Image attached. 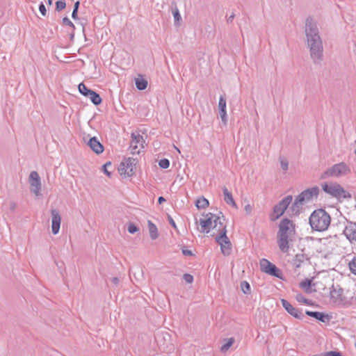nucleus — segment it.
I'll return each mask as SVG.
<instances>
[{
    "mask_svg": "<svg viewBox=\"0 0 356 356\" xmlns=\"http://www.w3.org/2000/svg\"><path fill=\"white\" fill-rule=\"evenodd\" d=\"M305 33L310 56L315 64H320L323 59V46L316 22L312 17L305 21Z\"/></svg>",
    "mask_w": 356,
    "mask_h": 356,
    "instance_id": "obj_1",
    "label": "nucleus"
},
{
    "mask_svg": "<svg viewBox=\"0 0 356 356\" xmlns=\"http://www.w3.org/2000/svg\"><path fill=\"white\" fill-rule=\"evenodd\" d=\"M277 233V243L283 252H287L289 249V243L293 241L292 237L296 234V224L288 218H284L278 225Z\"/></svg>",
    "mask_w": 356,
    "mask_h": 356,
    "instance_id": "obj_2",
    "label": "nucleus"
},
{
    "mask_svg": "<svg viewBox=\"0 0 356 356\" xmlns=\"http://www.w3.org/2000/svg\"><path fill=\"white\" fill-rule=\"evenodd\" d=\"M319 193L320 189L316 186L302 191L295 197L294 202L290 207V211L292 213L290 216H298L301 213L302 207L312 202L314 199H317Z\"/></svg>",
    "mask_w": 356,
    "mask_h": 356,
    "instance_id": "obj_3",
    "label": "nucleus"
},
{
    "mask_svg": "<svg viewBox=\"0 0 356 356\" xmlns=\"http://www.w3.org/2000/svg\"><path fill=\"white\" fill-rule=\"evenodd\" d=\"M331 217L324 209L314 210L309 218V223L314 231L324 232L330 225Z\"/></svg>",
    "mask_w": 356,
    "mask_h": 356,
    "instance_id": "obj_4",
    "label": "nucleus"
},
{
    "mask_svg": "<svg viewBox=\"0 0 356 356\" xmlns=\"http://www.w3.org/2000/svg\"><path fill=\"white\" fill-rule=\"evenodd\" d=\"M350 172V168L344 162H341L333 165L327 168L321 176V179H325L330 177H341Z\"/></svg>",
    "mask_w": 356,
    "mask_h": 356,
    "instance_id": "obj_5",
    "label": "nucleus"
},
{
    "mask_svg": "<svg viewBox=\"0 0 356 356\" xmlns=\"http://www.w3.org/2000/svg\"><path fill=\"white\" fill-rule=\"evenodd\" d=\"M292 200L293 196L289 195L276 204L273 208V211L269 215L270 220L273 222L278 220L285 213Z\"/></svg>",
    "mask_w": 356,
    "mask_h": 356,
    "instance_id": "obj_6",
    "label": "nucleus"
},
{
    "mask_svg": "<svg viewBox=\"0 0 356 356\" xmlns=\"http://www.w3.org/2000/svg\"><path fill=\"white\" fill-rule=\"evenodd\" d=\"M220 232L215 240L216 242L220 245V250L224 255H229L232 250V243L227 236V227L224 225L222 229H218Z\"/></svg>",
    "mask_w": 356,
    "mask_h": 356,
    "instance_id": "obj_7",
    "label": "nucleus"
},
{
    "mask_svg": "<svg viewBox=\"0 0 356 356\" xmlns=\"http://www.w3.org/2000/svg\"><path fill=\"white\" fill-rule=\"evenodd\" d=\"M260 269L261 272L284 280L282 270L266 259H261L260 260Z\"/></svg>",
    "mask_w": 356,
    "mask_h": 356,
    "instance_id": "obj_8",
    "label": "nucleus"
},
{
    "mask_svg": "<svg viewBox=\"0 0 356 356\" xmlns=\"http://www.w3.org/2000/svg\"><path fill=\"white\" fill-rule=\"evenodd\" d=\"M321 186L322 189L325 193L337 198L338 200H340V192L343 191V187L339 184L334 183L329 184L325 182Z\"/></svg>",
    "mask_w": 356,
    "mask_h": 356,
    "instance_id": "obj_9",
    "label": "nucleus"
},
{
    "mask_svg": "<svg viewBox=\"0 0 356 356\" xmlns=\"http://www.w3.org/2000/svg\"><path fill=\"white\" fill-rule=\"evenodd\" d=\"M29 183L31 185V192L36 196L40 195L41 180L38 173L36 171H32L29 175Z\"/></svg>",
    "mask_w": 356,
    "mask_h": 356,
    "instance_id": "obj_10",
    "label": "nucleus"
},
{
    "mask_svg": "<svg viewBox=\"0 0 356 356\" xmlns=\"http://www.w3.org/2000/svg\"><path fill=\"white\" fill-rule=\"evenodd\" d=\"M281 303L284 309L295 318L302 320L305 317L301 309L294 307L288 300L281 299Z\"/></svg>",
    "mask_w": 356,
    "mask_h": 356,
    "instance_id": "obj_11",
    "label": "nucleus"
},
{
    "mask_svg": "<svg viewBox=\"0 0 356 356\" xmlns=\"http://www.w3.org/2000/svg\"><path fill=\"white\" fill-rule=\"evenodd\" d=\"M343 234L351 243H356V222L347 221Z\"/></svg>",
    "mask_w": 356,
    "mask_h": 356,
    "instance_id": "obj_12",
    "label": "nucleus"
},
{
    "mask_svg": "<svg viewBox=\"0 0 356 356\" xmlns=\"http://www.w3.org/2000/svg\"><path fill=\"white\" fill-rule=\"evenodd\" d=\"M51 232L56 235L59 232L61 222V216L57 209H51Z\"/></svg>",
    "mask_w": 356,
    "mask_h": 356,
    "instance_id": "obj_13",
    "label": "nucleus"
},
{
    "mask_svg": "<svg viewBox=\"0 0 356 356\" xmlns=\"http://www.w3.org/2000/svg\"><path fill=\"white\" fill-rule=\"evenodd\" d=\"M305 314L308 316L312 317L315 318L316 320L324 323H329L332 316H330L327 314H325L324 312H317V311H309L306 310Z\"/></svg>",
    "mask_w": 356,
    "mask_h": 356,
    "instance_id": "obj_14",
    "label": "nucleus"
},
{
    "mask_svg": "<svg viewBox=\"0 0 356 356\" xmlns=\"http://www.w3.org/2000/svg\"><path fill=\"white\" fill-rule=\"evenodd\" d=\"M343 293V289L339 285H337V288L332 286L330 290V298L333 302L338 305L341 304L344 300Z\"/></svg>",
    "mask_w": 356,
    "mask_h": 356,
    "instance_id": "obj_15",
    "label": "nucleus"
},
{
    "mask_svg": "<svg viewBox=\"0 0 356 356\" xmlns=\"http://www.w3.org/2000/svg\"><path fill=\"white\" fill-rule=\"evenodd\" d=\"M226 98L225 95H220L218 102V111L221 118V120L224 125L227 124V115L226 111Z\"/></svg>",
    "mask_w": 356,
    "mask_h": 356,
    "instance_id": "obj_16",
    "label": "nucleus"
},
{
    "mask_svg": "<svg viewBox=\"0 0 356 356\" xmlns=\"http://www.w3.org/2000/svg\"><path fill=\"white\" fill-rule=\"evenodd\" d=\"M88 145L97 154L102 153L104 150V145L99 141L97 137L90 138L88 142Z\"/></svg>",
    "mask_w": 356,
    "mask_h": 356,
    "instance_id": "obj_17",
    "label": "nucleus"
},
{
    "mask_svg": "<svg viewBox=\"0 0 356 356\" xmlns=\"http://www.w3.org/2000/svg\"><path fill=\"white\" fill-rule=\"evenodd\" d=\"M126 165L127 168V176L128 177H133L136 171V164L138 163V159L132 157H129L125 159Z\"/></svg>",
    "mask_w": 356,
    "mask_h": 356,
    "instance_id": "obj_18",
    "label": "nucleus"
},
{
    "mask_svg": "<svg viewBox=\"0 0 356 356\" xmlns=\"http://www.w3.org/2000/svg\"><path fill=\"white\" fill-rule=\"evenodd\" d=\"M222 193H223V195H224V200H225V202L227 204L231 205L233 207L237 209V204H236V202H235V201H234V200L233 198L232 194V193H230L228 191L227 187L224 186L222 188Z\"/></svg>",
    "mask_w": 356,
    "mask_h": 356,
    "instance_id": "obj_19",
    "label": "nucleus"
},
{
    "mask_svg": "<svg viewBox=\"0 0 356 356\" xmlns=\"http://www.w3.org/2000/svg\"><path fill=\"white\" fill-rule=\"evenodd\" d=\"M199 223L201 226V232L204 233H209L211 228H213V222L210 218H200Z\"/></svg>",
    "mask_w": 356,
    "mask_h": 356,
    "instance_id": "obj_20",
    "label": "nucleus"
},
{
    "mask_svg": "<svg viewBox=\"0 0 356 356\" xmlns=\"http://www.w3.org/2000/svg\"><path fill=\"white\" fill-rule=\"evenodd\" d=\"M172 8L175 19V26H179L181 24V17L175 1L172 2Z\"/></svg>",
    "mask_w": 356,
    "mask_h": 356,
    "instance_id": "obj_21",
    "label": "nucleus"
},
{
    "mask_svg": "<svg viewBox=\"0 0 356 356\" xmlns=\"http://www.w3.org/2000/svg\"><path fill=\"white\" fill-rule=\"evenodd\" d=\"M305 260H309V257L306 254H297L295 255L292 263L296 268H299Z\"/></svg>",
    "mask_w": 356,
    "mask_h": 356,
    "instance_id": "obj_22",
    "label": "nucleus"
},
{
    "mask_svg": "<svg viewBox=\"0 0 356 356\" xmlns=\"http://www.w3.org/2000/svg\"><path fill=\"white\" fill-rule=\"evenodd\" d=\"M86 97H89L91 102L95 106H99L102 102V99L100 95L93 90L90 92Z\"/></svg>",
    "mask_w": 356,
    "mask_h": 356,
    "instance_id": "obj_23",
    "label": "nucleus"
},
{
    "mask_svg": "<svg viewBox=\"0 0 356 356\" xmlns=\"http://www.w3.org/2000/svg\"><path fill=\"white\" fill-rule=\"evenodd\" d=\"M147 225H148L150 238L152 240H156V238H158L159 234L158 229H157L156 225L154 223H153L151 220H148Z\"/></svg>",
    "mask_w": 356,
    "mask_h": 356,
    "instance_id": "obj_24",
    "label": "nucleus"
},
{
    "mask_svg": "<svg viewBox=\"0 0 356 356\" xmlns=\"http://www.w3.org/2000/svg\"><path fill=\"white\" fill-rule=\"evenodd\" d=\"M312 285H314V284H312V279L309 278H305L300 283V287L303 289L307 293L312 292L311 289Z\"/></svg>",
    "mask_w": 356,
    "mask_h": 356,
    "instance_id": "obj_25",
    "label": "nucleus"
},
{
    "mask_svg": "<svg viewBox=\"0 0 356 356\" xmlns=\"http://www.w3.org/2000/svg\"><path fill=\"white\" fill-rule=\"evenodd\" d=\"M135 85L138 90H144L147 87V81L140 76L135 79Z\"/></svg>",
    "mask_w": 356,
    "mask_h": 356,
    "instance_id": "obj_26",
    "label": "nucleus"
},
{
    "mask_svg": "<svg viewBox=\"0 0 356 356\" xmlns=\"http://www.w3.org/2000/svg\"><path fill=\"white\" fill-rule=\"evenodd\" d=\"M195 204L198 209H206L209 205V202L207 199L202 196L196 200Z\"/></svg>",
    "mask_w": 356,
    "mask_h": 356,
    "instance_id": "obj_27",
    "label": "nucleus"
},
{
    "mask_svg": "<svg viewBox=\"0 0 356 356\" xmlns=\"http://www.w3.org/2000/svg\"><path fill=\"white\" fill-rule=\"evenodd\" d=\"M224 343L220 348V350L222 353L227 352L229 348L233 345V343L235 341V339L234 337L228 338V339H224Z\"/></svg>",
    "mask_w": 356,
    "mask_h": 356,
    "instance_id": "obj_28",
    "label": "nucleus"
},
{
    "mask_svg": "<svg viewBox=\"0 0 356 356\" xmlns=\"http://www.w3.org/2000/svg\"><path fill=\"white\" fill-rule=\"evenodd\" d=\"M131 143H134V144L140 143L142 147L143 148L144 147L143 143H145V140L143 138V137L142 136H140V134H136L134 133H132L131 134Z\"/></svg>",
    "mask_w": 356,
    "mask_h": 356,
    "instance_id": "obj_29",
    "label": "nucleus"
},
{
    "mask_svg": "<svg viewBox=\"0 0 356 356\" xmlns=\"http://www.w3.org/2000/svg\"><path fill=\"white\" fill-rule=\"evenodd\" d=\"M78 90L79 92L84 97L88 96L90 92L92 90L88 88L83 83H81L78 85Z\"/></svg>",
    "mask_w": 356,
    "mask_h": 356,
    "instance_id": "obj_30",
    "label": "nucleus"
},
{
    "mask_svg": "<svg viewBox=\"0 0 356 356\" xmlns=\"http://www.w3.org/2000/svg\"><path fill=\"white\" fill-rule=\"evenodd\" d=\"M296 299L299 302H302V303H304V304H305L307 305L312 306V305H314L311 300L305 298L304 296L302 293L297 294L296 296Z\"/></svg>",
    "mask_w": 356,
    "mask_h": 356,
    "instance_id": "obj_31",
    "label": "nucleus"
},
{
    "mask_svg": "<svg viewBox=\"0 0 356 356\" xmlns=\"http://www.w3.org/2000/svg\"><path fill=\"white\" fill-rule=\"evenodd\" d=\"M241 288L245 294H250L251 293V287L247 281H242L241 282Z\"/></svg>",
    "mask_w": 356,
    "mask_h": 356,
    "instance_id": "obj_32",
    "label": "nucleus"
},
{
    "mask_svg": "<svg viewBox=\"0 0 356 356\" xmlns=\"http://www.w3.org/2000/svg\"><path fill=\"white\" fill-rule=\"evenodd\" d=\"M79 6H80L79 1H76L74 4L73 10L72 13V18L74 20H76L79 19L78 13H79Z\"/></svg>",
    "mask_w": 356,
    "mask_h": 356,
    "instance_id": "obj_33",
    "label": "nucleus"
},
{
    "mask_svg": "<svg viewBox=\"0 0 356 356\" xmlns=\"http://www.w3.org/2000/svg\"><path fill=\"white\" fill-rule=\"evenodd\" d=\"M139 230L138 227L133 222H129L127 224V231L129 234H134Z\"/></svg>",
    "mask_w": 356,
    "mask_h": 356,
    "instance_id": "obj_34",
    "label": "nucleus"
},
{
    "mask_svg": "<svg viewBox=\"0 0 356 356\" xmlns=\"http://www.w3.org/2000/svg\"><path fill=\"white\" fill-rule=\"evenodd\" d=\"M55 5H56V8H55L56 11L60 12L63 9L65 8L66 2L65 0H58V1H56Z\"/></svg>",
    "mask_w": 356,
    "mask_h": 356,
    "instance_id": "obj_35",
    "label": "nucleus"
},
{
    "mask_svg": "<svg viewBox=\"0 0 356 356\" xmlns=\"http://www.w3.org/2000/svg\"><path fill=\"white\" fill-rule=\"evenodd\" d=\"M316 356H343L340 351L338 350H331L325 353H321L320 355Z\"/></svg>",
    "mask_w": 356,
    "mask_h": 356,
    "instance_id": "obj_36",
    "label": "nucleus"
},
{
    "mask_svg": "<svg viewBox=\"0 0 356 356\" xmlns=\"http://www.w3.org/2000/svg\"><path fill=\"white\" fill-rule=\"evenodd\" d=\"M348 266L350 272L356 275V257H354L353 259L349 262Z\"/></svg>",
    "mask_w": 356,
    "mask_h": 356,
    "instance_id": "obj_37",
    "label": "nucleus"
},
{
    "mask_svg": "<svg viewBox=\"0 0 356 356\" xmlns=\"http://www.w3.org/2000/svg\"><path fill=\"white\" fill-rule=\"evenodd\" d=\"M159 166L162 169H167L170 166V161L168 159H162L159 161Z\"/></svg>",
    "mask_w": 356,
    "mask_h": 356,
    "instance_id": "obj_38",
    "label": "nucleus"
},
{
    "mask_svg": "<svg viewBox=\"0 0 356 356\" xmlns=\"http://www.w3.org/2000/svg\"><path fill=\"white\" fill-rule=\"evenodd\" d=\"M112 163L111 161H107L102 166V170L104 172L105 175H106L108 177H111V172L108 170V167L111 166Z\"/></svg>",
    "mask_w": 356,
    "mask_h": 356,
    "instance_id": "obj_39",
    "label": "nucleus"
},
{
    "mask_svg": "<svg viewBox=\"0 0 356 356\" xmlns=\"http://www.w3.org/2000/svg\"><path fill=\"white\" fill-rule=\"evenodd\" d=\"M126 165V163L125 161L124 162H121L120 164V166L118 168V171H119V173L121 175H124L125 177H127V167L125 166Z\"/></svg>",
    "mask_w": 356,
    "mask_h": 356,
    "instance_id": "obj_40",
    "label": "nucleus"
},
{
    "mask_svg": "<svg viewBox=\"0 0 356 356\" xmlns=\"http://www.w3.org/2000/svg\"><path fill=\"white\" fill-rule=\"evenodd\" d=\"M63 24L65 26H70L73 30H75L74 24L70 21L67 17H64L62 19Z\"/></svg>",
    "mask_w": 356,
    "mask_h": 356,
    "instance_id": "obj_41",
    "label": "nucleus"
},
{
    "mask_svg": "<svg viewBox=\"0 0 356 356\" xmlns=\"http://www.w3.org/2000/svg\"><path fill=\"white\" fill-rule=\"evenodd\" d=\"M218 225L220 227L223 225V222L221 221V217L219 216H216L213 220V229L216 228Z\"/></svg>",
    "mask_w": 356,
    "mask_h": 356,
    "instance_id": "obj_42",
    "label": "nucleus"
},
{
    "mask_svg": "<svg viewBox=\"0 0 356 356\" xmlns=\"http://www.w3.org/2000/svg\"><path fill=\"white\" fill-rule=\"evenodd\" d=\"M351 197V194L349 192L345 191L343 188V191L340 192V200L341 199H350Z\"/></svg>",
    "mask_w": 356,
    "mask_h": 356,
    "instance_id": "obj_43",
    "label": "nucleus"
},
{
    "mask_svg": "<svg viewBox=\"0 0 356 356\" xmlns=\"http://www.w3.org/2000/svg\"><path fill=\"white\" fill-rule=\"evenodd\" d=\"M183 279L186 283L191 284L193 282V276L189 273H184L183 275Z\"/></svg>",
    "mask_w": 356,
    "mask_h": 356,
    "instance_id": "obj_44",
    "label": "nucleus"
},
{
    "mask_svg": "<svg viewBox=\"0 0 356 356\" xmlns=\"http://www.w3.org/2000/svg\"><path fill=\"white\" fill-rule=\"evenodd\" d=\"M280 165L284 171H286L289 168V162L286 159H282L280 160Z\"/></svg>",
    "mask_w": 356,
    "mask_h": 356,
    "instance_id": "obj_45",
    "label": "nucleus"
},
{
    "mask_svg": "<svg viewBox=\"0 0 356 356\" xmlns=\"http://www.w3.org/2000/svg\"><path fill=\"white\" fill-rule=\"evenodd\" d=\"M39 10L42 16L47 15V9H46V7H45L44 4L43 3V2H41L40 3Z\"/></svg>",
    "mask_w": 356,
    "mask_h": 356,
    "instance_id": "obj_46",
    "label": "nucleus"
},
{
    "mask_svg": "<svg viewBox=\"0 0 356 356\" xmlns=\"http://www.w3.org/2000/svg\"><path fill=\"white\" fill-rule=\"evenodd\" d=\"M167 218H168V221L169 222L170 225L175 229H177V225H176V223L175 222V220H173V218H172V216L169 214H167Z\"/></svg>",
    "mask_w": 356,
    "mask_h": 356,
    "instance_id": "obj_47",
    "label": "nucleus"
},
{
    "mask_svg": "<svg viewBox=\"0 0 356 356\" xmlns=\"http://www.w3.org/2000/svg\"><path fill=\"white\" fill-rule=\"evenodd\" d=\"M181 252L184 256H193V253L191 250L186 248L185 246L181 247Z\"/></svg>",
    "mask_w": 356,
    "mask_h": 356,
    "instance_id": "obj_48",
    "label": "nucleus"
},
{
    "mask_svg": "<svg viewBox=\"0 0 356 356\" xmlns=\"http://www.w3.org/2000/svg\"><path fill=\"white\" fill-rule=\"evenodd\" d=\"M202 216H204L205 218H210L211 221H212V222H213V220L216 216V214H213V213H210V212L207 213H203Z\"/></svg>",
    "mask_w": 356,
    "mask_h": 356,
    "instance_id": "obj_49",
    "label": "nucleus"
},
{
    "mask_svg": "<svg viewBox=\"0 0 356 356\" xmlns=\"http://www.w3.org/2000/svg\"><path fill=\"white\" fill-rule=\"evenodd\" d=\"M244 209L246 214L250 215L252 212V207L250 204H248L247 205L245 206Z\"/></svg>",
    "mask_w": 356,
    "mask_h": 356,
    "instance_id": "obj_50",
    "label": "nucleus"
},
{
    "mask_svg": "<svg viewBox=\"0 0 356 356\" xmlns=\"http://www.w3.org/2000/svg\"><path fill=\"white\" fill-rule=\"evenodd\" d=\"M330 238H331V236H329L327 238H318V241H320V242L323 241V244L327 245L328 243H330V242H331Z\"/></svg>",
    "mask_w": 356,
    "mask_h": 356,
    "instance_id": "obj_51",
    "label": "nucleus"
},
{
    "mask_svg": "<svg viewBox=\"0 0 356 356\" xmlns=\"http://www.w3.org/2000/svg\"><path fill=\"white\" fill-rule=\"evenodd\" d=\"M130 147L132 149L131 154H134L136 152V149L138 148L137 144L132 143L131 142ZM137 153H139V151H137Z\"/></svg>",
    "mask_w": 356,
    "mask_h": 356,
    "instance_id": "obj_52",
    "label": "nucleus"
},
{
    "mask_svg": "<svg viewBox=\"0 0 356 356\" xmlns=\"http://www.w3.org/2000/svg\"><path fill=\"white\" fill-rule=\"evenodd\" d=\"M235 17L234 13H232L229 17H227V23H232Z\"/></svg>",
    "mask_w": 356,
    "mask_h": 356,
    "instance_id": "obj_53",
    "label": "nucleus"
},
{
    "mask_svg": "<svg viewBox=\"0 0 356 356\" xmlns=\"http://www.w3.org/2000/svg\"><path fill=\"white\" fill-rule=\"evenodd\" d=\"M111 282L115 285L117 286L119 282H120V280L117 277H113L111 278Z\"/></svg>",
    "mask_w": 356,
    "mask_h": 356,
    "instance_id": "obj_54",
    "label": "nucleus"
},
{
    "mask_svg": "<svg viewBox=\"0 0 356 356\" xmlns=\"http://www.w3.org/2000/svg\"><path fill=\"white\" fill-rule=\"evenodd\" d=\"M165 201H166L165 199L163 196H160L158 198V203L159 204H161L162 203H163Z\"/></svg>",
    "mask_w": 356,
    "mask_h": 356,
    "instance_id": "obj_55",
    "label": "nucleus"
},
{
    "mask_svg": "<svg viewBox=\"0 0 356 356\" xmlns=\"http://www.w3.org/2000/svg\"><path fill=\"white\" fill-rule=\"evenodd\" d=\"M74 38V30L72 29V32L70 33V39L72 41Z\"/></svg>",
    "mask_w": 356,
    "mask_h": 356,
    "instance_id": "obj_56",
    "label": "nucleus"
},
{
    "mask_svg": "<svg viewBox=\"0 0 356 356\" xmlns=\"http://www.w3.org/2000/svg\"><path fill=\"white\" fill-rule=\"evenodd\" d=\"M16 208V204L15 202H11L10 203V209L11 211H14Z\"/></svg>",
    "mask_w": 356,
    "mask_h": 356,
    "instance_id": "obj_57",
    "label": "nucleus"
},
{
    "mask_svg": "<svg viewBox=\"0 0 356 356\" xmlns=\"http://www.w3.org/2000/svg\"><path fill=\"white\" fill-rule=\"evenodd\" d=\"M217 216H220V217H221V218H222V220H225V216H224L223 213H222L221 211H220V212H219V213H218Z\"/></svg>",
    "mask_w": 356,
    "mask_h": 356,
    "instance_id": "obj_58",
    "label": "nucleus"
},
{
    "mask_svg": "<svg viewBox=\"0 0 356 356\" xmlns=\"http://www.w3.org/2000/svg\"><path fill=\"white\" fill-rule=\"evenodd\" d=\"M47 3L49 6H51V5H52V3H53V0H47Z\"/></svg>",
    "mask_w": 356,
    "mask_h": 356,
    "instance_id": "obj_59",
    "label": "nucleus"
},
{
    "mask_svg": "<svg viewBox=\"0 0 356 356\" xmlns=\"http://www.w3.org/2000/svg\"><path fill=\"white\" fill-rule=\"evenodd\" d=\"M82 26H83V30L84 31L85 27H84V26H83V24H82Z\"/></svg>",
    "mask_w": 356,
    "mask_h": 356,
    "instance_id": "obj_60",
    "label": "nucleus"
}]
</instances>
